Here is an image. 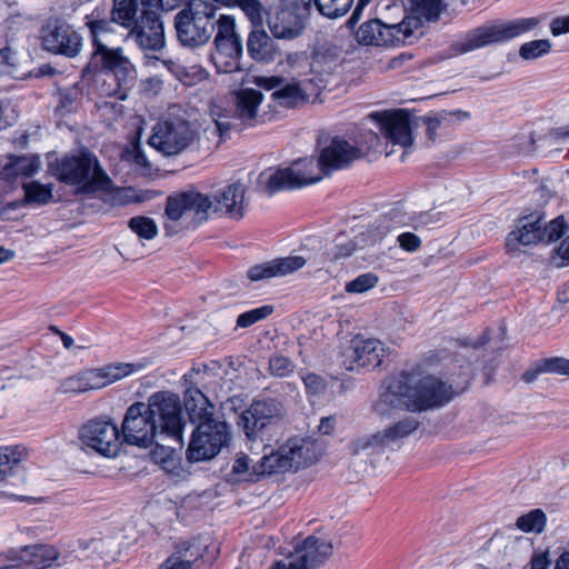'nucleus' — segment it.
Masks as SVG:
<instances>
[{
	"label": "nucleus",
	"mask_w": 569,
	"mask_h": 569,
	"mask_svg": "<svg viewBox=\"0 0 569 569\" xmlns=\"http://www.w3.org/2000/svg\"><path fill=\"white\" fill-rule=\"evenodd\" d=\"M127 442L140 447L152 443L157 436H166L170 441L183 443V425L178 397L159 392L149 398V402H137L129 407L122 423Z\"/></svg>",
	"instance_id": "nucleus-1"
},
{
	"label": "nucleus",
	"mask_w": 569,
	"mask_h": 569,
	"mask_svg": "<svg viewBox=\"0 0 569 569\" xmlns=\"http://www.w3.org/2000/svg\"><path fill=\"white\" fill-rule=\"evenodd\" d=\"M452 396V387L437 376L401 373L388 382L377 411L383 416L391 410L423 411L446 405Z\"/></svg>",
	"instance_id": "nucleus-2"
},
{
	"label": "nucleus",
	"mask_w": 569,
	"mask_h": 569,
	"mask_svg": "<svg viewBox=\"0 0 569 569\" xmlns=\"http://www.w3.org/2000/svg\"><path fill=\"white\" fill-rule=\"evenodd\" d=\"M246 187L233 182L220 188L211 198L196 189L173 193L167 198L164 214L170 222L190 219L203 222L211 214L239 219L244 213Z\"/></svg>",
	"instance_id": "nucleus-3"
},
{
	"label": "nucleus",
	"mask_w": 569,
	"mask_h": 569,
	"mask_svg": "<svg viewBox=\"0 0 569 569\" xmlns=\"http://www.w3.org/2000/svg\"><path fill=\"white\" fill-rule=\"evenodd\" d=\"M319 449L315 442L307 439L292 438L276 449L263 446V456L254 459L249 456L238 457L232 471L242 475L252 469L254 475H272L284 471H297L300 468L315 463L319 457Z\"/></svg>",
	"instance_id": "nucleus-4"
},
{
	"label": "nucleus",
	"mask_w": 569,
	"mask_h": 569,
	"mask_svg": "<svg viewBox=\"0 0 569 569\" xmlns=\"http://www.w3.org/2000/svg\"><path fill=\"white\" fill-rule=\"evenodd\" d=\"M200 138V128L190 112L181 106H171L153 126L148 143L166 157H173L193 147Z\"/></svg>",
	"instance_id": "nucleus-5"
},
{
	"label": "nucleus",
	"mask_w": 569,
	"mask_h": 569,
	"mask_svg": "<svg viewBox=\"0 0 569 569\" xmlns=\"http://www.w3.org/2000/svg\"><path fill=\"white\" fill-rule=\"evenodd\" d=\"M112 21L130 29V36L143 51L158 52L166 46L159 13L140 6L137 0H113Z\"/></svg>",
	"instance_id": "nucleus-6"
},
{
	"label": "nucleus",
	"mask_w": 569,
	"mask_h": 569,
	"mask_svg": "<svg viewBox=\"0 0 569 569\" xmlns=\"http://www.w3.org/2000/svg\"><path fill=\"white\" fill-rule=\"evenodd\" d=\"M264 96L253 88H242L236 93V110L233 116L219 114L212 118V123L204 130L208 139L216 136L218 143L228 132L238 124L254 127L266 121V113L261 106Z\"/></svg>",
	"instance_id": "nucleus-7"
},
{
	"label": "nucleus",
	"mask_w": 569,
	"mask_h": 569,
	"mask_svg": "<svg viewBox=\"0 0 569 569\" xmlns=\"http://www.w3.org/2000/svg\"><path fill=\"white\" fill-rule=\"evenodd\" d=\"M322 171L312 157L293 161L287 168L269 169L260 173L259 188L272 194L283 189H296L313 184L322 179Z\"/></svg>",
	"instance_id": "nucleus-8"
},
{
	"label": "nucleus",
	"mask_w": 569,
	"mask_h": 569,
	"mask_svg": "<svg viewBox=\"0 0 569 569\" xmlns=\"http://www.w3.org/2000/svg\"><path fill=\"white\" fill-rule=\"evenodd\" d=\"M217 8L206 0H190L176 17V29L183 46L198 47L208 42L213 31Z\"/></svg>",
	"instance_id": "nucleus-9"
},
{
	"label": "nucleus",
	"mask_w": 569,
	"mask_h": 569,
	"mask_svg": "<svg viewBox=\"0 0 569 569\" xmlns=\"http://www.w3.org/2000/svg\"><path fill=\"white\" fill-rule=\"evenodd\" d=\"M538 23L536 18H521L482 26L469 32L457 43L458 51L466 53L486 46L510 41L532 30Z\"/></svg>",
	"instance_id": "nucleus-10"
},
{
	"label": "nucleus",
	"mask_w": 569,
	"mask_h": 569,
	"mask_svg": "<svg viewBox=\"0 0 569 569\" xmlns=\"http://www.w3.org/2000/svg\"><path fill=\"white\" fill-rule=\"evenodd\" d=\"M288 61L296 74L306 77L317 90L323 87L327 78L337 71L341 59L337 49L320 47L313 51L311 58L303 53H296L290 56Z\"/></svg>",
	"instance_id": "nucleus-11"
},
{
	"label": "nucleus",
	"mask_w": 569,
	"mask_h": 569,
	"mask_svg": "<svg viewBox=\"0 0 569 569\" xmlns=\"http://www.w3.org/2000/svg\"><path fill=\"white\" fill-rule=\"evenodd\" d=\"M417 28L416 20L388 24L380 19H371L355 31V37L363 46H401L412 43V30Z\"/></svg>",
	"instance_id": "nucleus-12"
},
{
	"label": "nucleus",
	"mask_w": 569,
	"mask_h": 569,
	"mask_svg": "<svg viewBox=\"0 0 569 569\" xmlns=\"http://www.w3.org/2000/svg\"><path fill=\"white\" fill-rule=\"evenodd\" d=\"M103 174L97 158L90 152L66 157L56 168V176L60 181L83 190H92L103 180Z\"/></svg>",
	"instance_id": "nucleus-13"
},
{
	"label": "nucleus",
	"mask_w": 569,
	"mask_h": 569,
	"mask_svg": "<svg viewBox=\"0 0 569 569\" xmlns=\"http://www.w3.org/2000/svg\"><path fill=\"white\" fill-rule=\"evenodd\" d=\"M229 440V429L224 421L198 425L188 449L190 461L209 460L217 456Z\"/></svg>",
	"instance_id": "nucleus-14"
},
{
	"label": "nucleus",
	"mask_w": 569,
	"mask_h": 569,
	"mask_svg": "<svg viewBox=\"0 0 569 569\" xmlns=\"http://www.w3.org/2000/svg\"><path fill=\"white\" fill-rule=\"evenodd\" d=\"M387 356L385 345L375 338L353 337L341 351V365L346 370L359 371L379 366Z\"/></svg>",
	"instance_id": "nucleus-15"
},
{
	"label": "nucleus",
	"mask_w": 569,
	"mask_h": 569,
	"mask_svg": "<svg viewBox=\"0 0 569 569\" xmlns=\"http://www.w3.org/2000/svg\"><path fill=\"white\" fill-rule=\"evenodd\" d=\"M253 83L268 91L274 90L272 99L284 107H296L308 101L311 91L316 90L306 77L300 76L291 81L276 76L254 77Z\"/></svg>",
	"instance_id": "nucleus-16"
},
{
	"label": "nucleus",
	"mask_w": 569,
	"mask_h": 569,
	"mask_svg": "<svg viewBox=\"0 0 569 569\" xmlns=\"http://www.w3.org/2000/svg\"><path fill=\"white\" fill-rule=\"evenodd\" d=\"M284 416L283 405L276 399L257 400L241 413L239 425L249 440L256 441L267 426L277 422Z\"/></svg>",
	"instance_id": "nucleus-17"
},
{
	"label": "nucleus",
	"mask_w": 569,
	"mask_h": 569,
	"mask_svg": "<svg viewBox=\"0 0 569 569\" xmlns=\"http://www.w3.org/2000/svg\"><path fill=\"white\" fill-rule=\"evenodd\" d=\"M363 156L362 151L345 139L335 137L318 147V163L323 174L347 168Z\"/></svg>",
	"instance_id": "nucleus-18"
},
{
	"label": "nucleus",
	"mask_w": 569,
	"mask_h": 569,
	"mask_svg": "<svg viewBox=\"0 0 569 569\" xmlns=\"http://www.w3.org/2000/svg\"><path fill=\"white\" fill-rule=\"evenodd\" d=\"M332 553V545L317 537H308L293 555L277 561L270 569H311Z\"/></svg>",
	"instance_id": "nucleus-19"
},
{
	"label": "nucleus",
	"mask_w": 569,
	"mask_h": 569,
	"mask_svg": "<svg viewBox=\"0 0 569 569\" xmlns=\"http://www.w3.org/2000/svg\"><path fill=\"white\" fill-rule=\"evenodd\" d=\"M375 118L378 120L385 138L392 144L405 149L400 156V160L403 161L407 149L411 147L413 141L410 113L405 110H391L377 113Z\"/></svg>",
	"instance_id": "nucleus-20"
},
{
	"label": "nucleus",
	"mask_w": 569,
	"mask_h": 569,
	"mask_svg": "<svg viewBox=\"0 0 569 569\" xmlns=\"http://www.w3.org/2000/svg\"><path fill=\"white\" fill-rule=\"evenodd\" d=\"M42 44L47 51L73 58L81 50L82 38L71 26L61 23L42 31Z\"/></svg>",
	"instance_id": "nucleus-21"
},
{
	"label": "nucleus",
	"mask_w": 569,
	"mask_h": 569,
	"mask_svg": "<svg viewBox=\"0 0 569 569\" xmlns=\"http://www.w3.org/2000/svg\"><path fill=\"white\" fill-rule=\"evenodd\" d=\"M87 26L92 36L94 51L86 66L84 76H97L107 69V47L100 41L99 36L107 31L106 9L104 7L96 8L87 16Z\"/></svg>",
	"instance_id": "nucleus-22"
},
{
	"label": "nucleus",
	"mask_w": 569,
	"mask_h": 569,
	"mask_svg": "<svg viewBox=\"0 0 569 569\" xmlns=\"http://www.w3.org/2000/svg\"><path fill=\"white\" fill-rule=\"evenodd\" d=\"M112 74L117 89L110 91L109 96L124 100L128 92L134 86L137 72L131 61L122 54V49H109V74Z\"/></svg>",
	"instance_id": "nucleus-23"
},
{
	"label": "nucleus",
	"mask_w": 569,
	"mask_h": 569,
	"mask_svg": "<svg viewBox=\"0 0 569 569\" xmlns=\"http://www.w3.org/2000/svg\"><path fill=\"white\" fill-rule=\"evenodd\" d=\"M79 447L87 455L107 457V420L91 419L79 429Z\"/></svg>",
	"instance_id": "nucleus-24"
},
{
	"label": "nucleus",
	"mask_w": 569,
	"mask_h": 569,
	"mask_svg": "<svg viewBox=\"0 0 569 569\" xmlns=\"http://www.w3.org/2000/svg\"><path fill=\"white\" fill-rule=\"evenodd\" d=\"M542 240V217L531 214L519 219L517 228L508 234L506 244L509 251H517L520 246H530Z\"/></svg>",
	"instance_id": "nucleus-25"
},
{
	"label": "nucleus",
	"mask_w": 569,
	"mask_h": 569,
	"mask_svg": "<svg viewBox=\"0 0 569 569\" xmlns=\"http://www.w3.org/2000/svg\"><path fill=\"white\" fill-rule=\"evenodd\" d=\"M282 2L283 6L292 9L293 17L286 26L278 21L272 22L271 32L276 38L291 39L299 34L302 20L309 14L311 7L316 6V0H282Z\"/></svg>",
	"instance_id": "nucleus-26"
},
{
	"label": "nucleus",
	"mask_w": 569,
	"mask_h": 569,
	"mask_svg": "<svg viewBox=\"0 0 569 569\" xmlns=\"http://www.w3.org/2000/svg\"><path fill=\"white\" fill-rule=\"evenodd\" d=\"M214 49L210 60L220 73H231L239 70L242 54L241 41H213Z\"/></svg>",
	"instance_id": "nucleus-27"
},
{
	"label": "nucleus",
	"mask_w": 569,
	"mask_h": 569,
	"mask_svg": "<svg viewBox=\"0 0 569 569\" xmlns=\"http://www.w3.org/2000/svg\"><path fill=\"white\" fill-rule=\"evenodd\" d=\"M410 13L402 21L416 20L417 28L412 30V42L423 34V24L439 18L442 10L441 0H403Z\"/></svg>",
	"instance_id": "nucleus-28"
},
{
	"label": "nucleus",
	"mask_w": 569,
	"mask_h": 569,
	"mask_svg": "<svg viewBox=\"0 0 569 569\" xmlns=\"http://www.w3.org/2000/svg\"><path fill=\"white\" fill-rule=\"evenodd\" d=\"M24 569H44L60 558V551L52 545H31L16 551Z\"/></svg>",
	"instance_id": "nucleus-29"
},
{
	"label": "nucleus",
	"mask_w": 569,
	"mask_h": 569,
	"mask_svg": "<svg viewBox=\"0 0 569 569\" xmlns=\"http://www.w3.org/2000/svg\"><path fill=\"white\" fill-rule=\"evenodd\" d=\"M161 191L154 189H140L134 187H116L109 179V206L124 207L142 204L160 197Z\"/></svg>",
	"instance_id": "nucleus-30"
},
{
	"label": "nucleus",
	"mask_w": 569,
	"mask_h": 569,
	"mask_svg": "<svg viewBox=\"0 0 569 569\" xmlns=\"http://www.w3.org/2000/svg\"><path fill=\"white\" fill-rule=\"evenodd\" d=\"M184 406L191 422L201 425L218 421L213 418L214 406L197 387H190L184 393Z\"/></svg>",
	"instance_id": "nucleus-31"
},
{
	"label": "nucleus",
	"mask_w": 569,
	"mask_h": 569,
	"mask_svg": "<svg viewBox=\"0 0 569 569\" xmlns=\"http://www.w3.org/2000/svg\"><path fill=\"white\" fill-rule=\"evenodd\" d=\"M248 52L257 61L269 62L274 59L273 40L263 30H253L248 37Z\"/></svg>",
	"instance_id": "nucleus-32"
},
{
	"label": "nucleus",
	"mask_w": 569,
	"mask_h": 569,
	"mask_svg": "<svg viewBox=\"0 0 569 569\" xmlns=\"http://www.w3.org/2000/svg\"><path fill=\"white\" fill-rule=\"evenodd\" d=\"M151 459L169 475L179 476L182 470L179 452L169 445L157 442L151 450Z\"/></svg>",
	"instance_id": "nucleus-33"
},
{
	"label": "nucleus",
	"mask_w": 569,
	"mask_h": 569,
	"mask_svg": "<svg viewBox=\"0 0 569 569\" xmlns=\"http://www.w3.org/2000/svg\"><path fill=\"white\" fill-rule=\"evenodd\" d=\"M40 166L41 162L38 156H9L8 162L3 167V172L8 178L19 176L31 177L39 171Z\"/></svg>",
	"instance_id": "nucleus-34"
},
{
	"label": "nucleus",
	"mask_w": 569,
	"mask_h": 569,
	"mask_svg": "<svg viewBox=\"0 0 569 569\" xmlns=\"http://www.w3.org/2000/svg\"><path fill=\"white\" fill-rule=\"evenodd\" d=\"M418 426V420L415 417L409 416L385 428L380 433L386 447H389L390 445L409 437L417 430Z\"/></svg>",
	"instance_id": "nucleus-35"
},
{
	"label": "nucleus",
	"mask_w": 569,
	"mask_h": 569,
	"mask_svg": "<svg viewBox=\"0 0 569 569\" xmlns=\"http://www.w3.org/2000/svg\"><path fill=\"white\" fill-rule=\"evenodd\" d=\"M539 373H555L569 377V360L559 357L543 359L536 365L533 371L526 372L523 378L527 382H531Z\"/></svg>",
	"instance_id": "nucleus-36"
},
{
	"label": "nucleus",
	"mask_w": 569,
	"mask_h": 569,
	"mask_svg": "<svg viewBox=\"0 0 569 569\" xmlns=\"http://www.w3.org/2000/svg\"><path fill=\"white\" fill-rule=\"evenodd\" d=\"M386 448L380 431L371 435H363L351 441L350 452L352 455L380 452Z\"/></svg>",
	"instance_id": "nucleus-37"
},
{
	"label": "nucleus",
	"mask_w": 569,
	"mask_h": 569,
	"mask_svg": "<svg viewBox=\"0 0 569 569\" xmlns=\"http://www.w3.org/2000/svg\"><path fill=\"white\" fill-rule=\"evenodd\" d=\"M24 199L28 203L46 204L53 198V188L51 183H41L39 181H30L23 183Z\"/></svg>",
	"instance_id": "nucleus-38"
},
{
	"label": "nucleus",
	"mask_w": 569,
	"mask_h": 569,
	"mask_svg": "<svg viewBox=\"0 0 569 569\" xmlns=\"http://www.w3.org/2000/svg\"><path fill=\"white\" fill-rule=\"evenodd\" d=\"M26 456V449L18 446L0 448V479L18 466Z\"/></svg>",
	"instance_id": "nucleus-39"
},
{
	"label": "nucleus",
	"mask_w": 569,
	"mask_h": 569,
	"mask_svg": "<svg viewBox=\"0 0 569 569\" xmlns=\"http://www.w3.org/2000/svg\"><path fill=\"white\" fill-rule=\"evenodd\" d=\"M128 226L139 238L152 240L158 236V226L150 217L137 216L129 220Z\"/></svg>",
	"instance_id": "nucleus-40"
},
{
	"label": "nucleus",
	"mask_w": 569,
	"mask_h": 569,
	"mask_svg": "<svg viewBox=\"0 0 569 569\" xmlns=\"http://www.w3.org/2000/svg\"><path fill=\"white\" fill-rule=\"evenodd\" d=\"M546 521L545 512L540 509H535L520 516L516 521V526L525 532H541L546 526Z\"/></svg>",
	"instance_id": "nucleus-41"
},
{
	"label": "nucleus",
	"mask_w": 569,
	"mask_h": 569,
	"mask_svg": "<svg viewBox=\"0 0 569 569\" xmlns=\"http://www.w3.org/2000/svg\"><path fill=\"white\" fill-rule=\"evenodd\" d=\"M352 3L353 0H316V8L322 16L336 19L345 16Z\"/></svg>",
	"instance_id": "nucleus-42"
},
{
	"label": "nucleus",
	"mask_w": 569,
	"mask_h": 569,
	"mask_svg": "<svg viewBox=\"0 0 569 569\" xmlns=\"http://www.w3.org/2000/svg\"><path fill=\"white\" fill-rule=\"evenodd\" d=\"M365 234L358 237L357 240H351L346 237H339L335 246L329 249L328 254L331 259H341L351 256L357 248L365 246Z\"/></svg>",
	"instance_id": "nucleus-43"
},
{
	"label": "nucleus",
	"mask_w": 569,
	"mask_h": 569,
	"mask_svg": "<svg viewBox=\"0 0 569 569\" xmlns=\"http://www.w3.org/2000/svg\"><path fill=\"white\" fill-rule=\"evenodd\" d=\"M276 277H286L306 266L307 259L302 256H288L272 260Z\"/></svg>",
	"instance_id": "nucleus-44"
},
{
	"label": "nucleus",
	"mask_w": 569,
	"mask_h": 569,
	"mask_svg": "<svg viewBox=\"0 0 569 569\" xmlns=\"http://www.w3.org/2000/svg\"><path fill=\"white\" fill-rule=\"evenodd\" d=\"M551 50V42L547 39L532 40L525 42L519 49V56L523 60L538 59L548 54Z\"/></svg>",
	"instance_id": "nucleus-45"
},
{
	"label": "nucleus",
	"mask_w": 569,
	"mask_h": 569,
	"mask_svg": "<svg viewBox=\"0 0 569 569\" xmlns=\"http://www.w3.org/2000/svg\"><path fill=\"white\" fill-rule=\"evenodd\" d=\"M214 41H241L236 31V19L229 14H221L217 21Z\"/></svg>",
	"instance_id": "nucleus-46"
},
{
	"label": "nucleus",
	"mask_w": 569,
	"mask_h": 569,
	"mask_svg": "<svg viewBox=\"0 0 569 569\" xmlns=\"http://www.w3.org/2000/svg\"><path fill=\"white\" fill-rule=\"evenodd\" d=\"M121 159L127 162L134 164L137 170L141 173H146L150 169V162L148 161L144 152L138 144H131L121 152Z\"/></svg>",
	"instance_id": "nucleus-47"
},
{
	"label": "nucleus",
	"mask_w": 569,
	"mask_h": 569,
	"mask_svg": "<svg viewBox=\"0 0 569 569\" xmlns=\"http://www.w3.org/2000/svg\"><path fill=\"white\" fill-rule=\"evenodd\" d=\"M236 7L240 8L254 26H261L264 19V8L259 0H239Z\"/></svg>",
	"instance_id": "nucleus-48"
},
{
	"label": "nucleus",
	"mask_w": 569,
	"mask_h": 569,
	"mask_svg": "<svg viewBox=\"0 0 569 569\" xmlns=\"http://www.w3.org/2000/svg\"><path fill=\"white\" fill-rule=\"evenodd\" d=\"M569 229V226L565 222L562 217H557L553 220H551L549 223H547L542 219V232H543V240L542 242H553L557 241L565 234Z\"/></svg>",
	"instance_id": "nucleus-49"
},
{
	"label": "nucleus",
	"mask_w": 569,
	"mask_h": 569,
	"mask_svg": "<svg viewBox=\"0 0 569 569\" xmlns=\"http://www.w3.org/2000/svg\"><path fill=\"white\" fill-rule=\"evenodd\" d=\"M80 377L86 385V391L100 389L107 385V371L104 368L84 370L80 372Z\"/></svg>",
	"instance_id": "nucleus-50"
},
{
	"label": "nucleus",
	"mask_w": 569,
	"mask_h": 569,
	"mask_svg": "<svg viewBox=\"0 0 569 569\" xmlns=\"http://www.w3.org/2000/svg\"><path fill=\"white\" fill-rule=\"evenodd\" d=\"M273 312V307L266 305L247 312L241 313L237 319V325L241 328H247L259 320L266 319Z\"/></svg>",
	"instance_id": "nucleus-51"
},
{
	"label": "nucleus",
	"mask_w": 569,
	"mask_h": 569,
	"mask_svg": "<svg viewBox=\"0 0 569 569\" xmlns=\"http://www.w3.org/2000/svg\"><path fill=\"white\" fill-rule=\"evenodd\" d=\"M378 283V277L375 273L368 272L358 276L352 281L346 284V291L353 293H363L372 289Z\"/></svg>",
	"instance_id": "nucleus-52"
},
{
	"label": "nucleus",
	"mask_w": 569,
	"mask_h": 569,
	"mask_svg": "<svg viewBox=\"0 0 569 569\" xmlns=\"http://www.w3.org/2000/svg\"><path fill=\"white\" fill-rule=\"evenodd\" d=\"M141 369L134 363L114 362L109 365V385L119 381Z\"/></svg>",
	"instance_id": "nucleus-53"
},
{
	"label": "nucleus",
	"mask_w": 569,
	"mask_h": 569,
	"mask_svg": "<svg viewBox=\"0 0 569 569\" xmlns=\"http://www.w3.org/2000/svg\"><path fill=\"white\" fill-rule=\"evenodd\" d=\"M269 369L272 376L283 378L295 370V365L283 356H274L269 361Z\"/></svg>",
	"instance_id": "nucleus-54"
},
{
	"label": "nucleus",
	"mask_w": 569,
	"mask_h": 569,
	"mask_svg": "<svg viewBox=\"0 0 569 569\" xmlns=\"http://www.w3.org/2000/svg\"><path fill=\"white\" fill-rule=\"evenodd\" d=\"M247 276L251 281L276 278L272 260L251 267Z\"/></svg>",
	"instance_id": "nucleus-55"
},
{
	"label": "nucleus",
	"mask_w": 569,
	"mask_h": 569,
	"mask_svg": "<svg viewBox=\"0 0 569 569\" xmlns=\"http://www.w3.org/2000/svg\"><path fill=\"white\" fill-rule=\"evenodd\" d=\"M390 219L385 217L383 219L377 221L368 231V237L370 238V243L375 244L381 241L391 230Z\"/></svg>",
	"instance_id": "nucleus-56"
},
{
	"label": "nucleus",
	"mask_w": 569,
	"mask_h": 569,
	"mask_svg": "<svg viewBox=\"0 0 569 569\" xmlns=\"http://www.w3.org/2000/svg\"><path fill=\"white\" fill-rule=\"evenodd\" d=\"M302 380L310 395H320L327 389L326 379L319 375L306 373L302 376Z\"/></svg>",
	"instance_id": "nucleus-57"
},
{
	"label": "nucleus",
	"mask_w": 569,
	"mask_h": 569,
	"mask_svg": "<svg viewBox=\"0 0 569 569\" xmlns=\"http://www.w3.org/2000/svg\"><path fill=\"white\" fill-rule=\"evenodd\" d=\"M399 247L407 252H416L421 247V239L413 232H402L397 237Z\"/></svg>",
	"instance_id": "nucleus-58"
},
{
	"label": "nucleus",
	"mask_w": 569,
	"mask_h": 569,
	"mask_svg": "<svg viewBox=\"0 0 569 569\" xmlns=\"http://www.w3.org/2000/svg\"><path fill=\"white\" fill-rule=\"evenodd\" d=\"M86 385L83 383L80 373L71 376L61 381L59 391L63 393H80L86 392Z\"/></svg>",
	"instance_id": "nucleus-59"
},
{
	"label": "nucleus",
	"mask_w": 569,
	"mask_h": 569,
	"mask_svg": "<svg viewBox=\"0 0 569 569\" xmlns=\"http://www.w3.org/2000/svg\"><path fill=\"white\" fill-rule=\"evenodd\" d=\"M137 2L158 12L159 9L163 11L173 10L180 4L181 0H137Z\"/></svg>",
	"instance_id": "nucleus-60"
},
{
	"label": "nucleus",
	"mask_w": 569,
	"mask_h": 569,
	"mask_svg": "<svg viewBox=\"0 0 569 569\" xmlns=\"http://www.w3.org/2000/svg\"><path fill=\"white\" fill-rule=\"evenodd\" d=\"M16 66V53L10 48L0 50V73H10Z\"/></svg>",
	"instance_id": "nucleus-61"
},
{
	"label": "nucleus",
	"mask_w": 569,
	"mask_h": 569,
	"mask_svg": "<svg viewBox=\"0 0 569 569\" xmlns=\"http://www.w3.org/2000/svg\"><path fill=\"white\" fill-rule=\"evenodd\" d=\"M551 565V559L548 551L535 552L530 566L531 569H548Z\"/></svg>",
	"instance_id": "nucleus-62"
},
{
	"label": "nucleus",
	"mask_w": 569,
	"mask_h": 569,
	"mask_svg": "<svg viewBox=\"0 0 569 569\" xmlns=\"http://www.w3.org/2000/svg\"><path fill=\"white\" fill-rule=\"evenodd\" d=\"M552 36L558 37L569 32V16L559 17L552 20L550 24Z\"/></svg>",
	"instance_id": "nucleus-63"
},
{
	"label": "nucleus",
	"mask_w": 569,
	"mask_h": 569,
	"mask_svg": "<svg viewBox=\"0 0 569 569\" xmlns=\"http://www.w3.org/2000/svg\"><path fill=\"white\" fill-rule=\"evenodd\" d=\"M159 569H189V562L178 557H170Z\"/></svg>",
	"instance_id": "nucleus-64"
}]
</instances>
